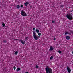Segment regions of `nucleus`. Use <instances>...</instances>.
<instances>
[{
	"instance_id": "obj_1",
	"label": "nucleus",
	"mask_w": 73,
	"mask_h": 73,
	"mask_svg": "<svg viewBox=\"0 0 73 73\" xmlns=\"http://www.w3.org/2000/svg\"><path fill=\"white\" fill-rule=\"evenodd\" d=\"M45 70L46 73H52V70L48 66H46Z\"/></svg>"
},
{
	"instance_id": "obj_29",
	"label": "nucleus",
	"mask_w": 73,
	"mask_h": 73,
	"mask_svg": "<svg viewBox=\"0 0 73 73\" xmlns=\"http://www.w3.org/2000/svg\"><path fill=\"white\" fill-rule=\"evenodd\" d=\"M15 40H17L18 41H20V40H19V39H15Z\"/></svg>"
},
{
	"instance_id": "obj_13",
	"label": "nucleus",
	"mask_w": 73,
	"mask_h": 73,
	"mask_svg": "<svg viewBox=\"0 0 73 73\" xmlns=\"http://www.w3.org/2000/svg\"><path fill=\"white\" fill-rule=\"evenodd\" d=\"M20 6H19V5H17L16 6L17 8L18 9H19V8H20Z\"/></svg>"
},
{
	"instance_id": "obj_21",
	"label": "nucleus",
	"mask_w": 73,
	"mask_h": 73,
	"mask_svg": "<svg viewBox=\"0 0 73 73\" xmlns=\"http://www.w3.org/2000/svg\"><path fill=\"white\" fill-rule=\"evenodd\" d=\"M23 40L22 39H21L19 40V42H21H21H22V41H23Z\"/></svg>"
},
{
	"instance_id": "obj_4",
	"label": "nucleus",
	"mask_w": 73,
	"mask_h": 73,
	"mask_svg": "<svg viewBox=\"0 0 73 73\" xmlns=\"http://www.w3.org/2000/svg\"><path fill=\"white\" fill-rule=\"evenodd\" d=\"M21 15L23 16H27V14L23 10L21 11Z\"/></svg>"
},
{
	"instance_id": "obj_26",
	"label": "nucleus",
	"mask_w": 73,
	"mask_h": 73,
	"mask_svg": "<svg viewBox=\"0 0 73 73\" xmlns=\"http://www.w3.org/2000/svg\"><path fill=\"white\" fill-rule=\"evenodd\" d=\"M5 43L6 42H7V40H4L3 41Z\"/></svg>"
},
{
	"instance_id": "obj_17",
	"label": "nucleus",
	"mask_w": 73,
	"mask_h": 73,
	"mask_svg": "<svg viewBox=\"0 0 73 73\" xmlns=\"http://www.w3.org/2000/svg\"><path fill=\"white\" fill-rule=\"evenodd\" d=\"M53 58V56H52L50 58V60H52Z\"/></svg>"
},
{
	"instance_id": "obj_31",
	"label": "nucleus",
	"mask_w": 73,
	"mask_h": 73,
	"mask_svg": "<svg viewBox=\"0 0 73 73\" xmlns=\"http://www.w3.org/2000/svg\"><path fill=\"white\" fill-rule=\"evenodd\" d=\"M72 53L73 54V51L72 52Z\"/></svg>"
},
{
	"instance_id": "obj_18",
	"label": "nucleus",
	"mask_w": 73,
	"mask_h": 73,
	"mask_svg": "<svg viewBox=\"0 0 73 73\" xmlns=\"http://www.w3.org/2000/svg\"><path fill=\"white\" fill-rule=\"evenodd\" d=\"M18 53V52H17V51H16L15 53V54L16 55H17V53Z\"/></svg>"
},
{
	"instance_id": "obj_24",
	"label": "nucleus",
	"mask_w": 73,
	"mask_h": 73,
	"mask_svg": "<svg viewBox=\"0 0 73 73\" xmlns=\"http://www.w3.org/2000/svg\"><path fill=\"white\" fill-rule=\"evenodd\" d=\"M28 38V37H26L25 38V40H27Z\"/></svg>"
},
{
	"instance_id": "obj_8",
	"label": "nucleus",
	"mask_w": 73,
	"mask_h": 73,
	"mask_svg": "<svg viewBox=\"0 0 73 73\" xmlns=\"http://www.w3.org/2000/svg\"><path fill=\"white\" fill-rule=\"evenodd\" d=\"M66 38L67 40H69L70 39V36H66Z\"/></svg>"
},
{
	"instance_id": "obj_5",
	"label": "nucleus",
	"mask_w": 73,
	"mask_h": 73,
	"mask_svg": "<svg viewBox=\"0 0 73 73\" xmlns=\"http://www.w3.org/2000/svg\"><path fill=\"white\" fill-rule=\"evenodd\" d=\"M66 68L67 70V71L69 73H70V72H71V69H70V68H69V66H68Z\"/></svg>"
},
{
	"instance_id": "obj_19",
	"label": "nucleus",
	"mask_w": 73,
	"mask_h": 73,
	"mask_svg": "<svg viewBox=\"0 0 73 73\" xmlns=\"http://www.w3.org/2000/svg\"><path fill=\"white\" fill-rule=\"evenodd\" d=\"M38 35L39 36H41V34L40 33H39L38 34Z\"/></svg>"
},
{
	"instance_id": "obj_2",
	"label": "nucleus",
	"mask_w": 73,
	"mask_h": 73,
	"mask_svg": "<svg viewBox=\"0 0 73 73\" xmlns=\"http://www.w3.org/2000/svg\"><path fill=\"white\" fill-rule=\"evenodd\" d=\"M33 38L35 40H38V36L36 35H37V34H36V33H35V32L33 31Z\"/></svg>"
},
{
	"instance_id": "obj_7",
	"label": "nucleus",
	"mask_w": 73,
	"mask_h": 73,
	"mask_svg": "<svg viewBox=\"0 0 73 73\" xmlns=\"http://www.w3.org/2000/svg\"><path fill=\"white\" fill-rule=\"evenodd\" d=\"M24 4L26 7H27V5L29 4V2H26V3H24Z\"/></svg>"
},
{
	"instance_id": "obj_12",
	"label": "nucleus",
	"mask_w": 73,
	"mask_h": 73,
	"mask_svg": "<svg viewBox=\"0 0 73 73\" xmlns=\"http://www.w3.org/2000/svg\"><path fill=\"white\" fill-rule=\"evenodd\" d=\"M36 32H37V33H39V32H40V30H39L37 29L36 30Z\"/></svg>"
},
{
	"instance_id": "obj_33",
	"label": "nucleus",
	"mask_w": 73,
	"mask_h": 73,
	"mask_svg": "<svg viewBox=\"0 0 73 73\" xmlns=\"http://www.w3.org/2000/svg\"><path fill=\"white\" fill-rule=\"evenodd\" d=\"M31 7H32V6H31Z\"/></svg>"
},
{
	"instance_id": "obj_16",
	"label": "nucleus",
	"mask_w": 73,
	"mask_h": 73,
	"mask_svg": "<svg viewBox=\"0 0 73 73\" xmlns=\"http://www.w3.org/2000/svg\"><path fill=\"white\" fill-rule=\"evenodd\" d=\"M58 52L60 54H61V53H62V52L60 50H59L58 51Z\"/></svg>"
},
{
	"instance_id": "obj_20",
	"label": "nucleus",
	"mask_w": 73,
	"mask_h": 73,
	"mask_svg": "<svg viewBox=\"0 0 73 73\" xmlns=\"http://www.w3.org/2000/svg\"><path fill=\"white\" fill-rule=\"evenodd\" d=\"M20 7L21 8H24V7H23V5H21Z\"/></svg>"
},
{
	"instance_id": "obj_35",
	"label": "nucleus",
	"mask_w": 73,
	"mask_h": 73,
	"mask_svg": "<svg viewBox=\"0 0 73 73\" xmlns=\"http://www.w3.org/2000/svg\"><path fill=\"white\" fill-rule=\"evenodd\" d=\"M6 27H7V26H6Z\"/></svg>"
},
{
	"instance_id": "obj_34",
	"label": "nucleus",
	"mask_w": 73,
	"mask_h": 73,
	"mask_svg": "<svg viewBox=\"0 0 73 73\" xmlns=\"http://www.w3.org/2000/svg\"><path fill=\"white\" fill-rule=\"evenodd\" d=\"M39 37H40V36H39Z\"/></svg>"
},
{
	"instance_id": "obj_10",
	"label": "nucleus",
	"mask_w": 73,
	"mask_h": 73,
	"mask_svg": "<svg viewBox=\"0 0 73 73\" xmlns=\"http://www.w3.org/2000/svg\"><path fill=\"white\" fill-rule=\"evenodd\" d=\"M21 69L20 68H18L17 69L16 71L17 72H18V71L20 70Z\"/></svg>"
},
{
	"instance_id": "obj_28",
	"label": "nucleus",
	"mask_w": 73,
	"mask_h": 73,
	"mask_svg": "<svg viewBox=\"0 0 73 73\" xmlns=\"http://www.w3.org/2000/svg\"><path fill=\"white\" fill-rule=\"evenodd\" d=\"M52 23H55V21H52Z\"/></svg>"
},
{
	"instance_id": "obj_32",
	"label": "nucleus",
	"mask_w": 73,
	"mask_h": 73,
	"mask_svg": "<svg viewBox=\"0 0 73 73\" xmlns=\"http://www.w3.org/2000/svg\"><path fill=\"white\" fill-rule=\"evenodd\" d=\"M26 73H29L27 72H26Z\"/></svg>"
},
{
	"instance_id": "obj_11",
	"label": "nucleus",
	"mask_w": 73,
	"mask_h": 73,
	"mask_svg": "<svg viewBox=\"0 0 73 73\" xmlns=\"http://www.w3.org/2000/svg\"><path fill=\"white\" fill-rule=\"evenodd\" d=\"M21 43H22V44H23V45H24V44H25V41L24 40H23Z\"/></svg>"
},
{
	"instance_id": "obj_23",
	"label": "nucleus",
	"mask_w": 73,
	"mask_h": 73,
	"mask_svg": "<svg viewBox=\"0 0 73 73\" xmlns=\"http://www.w3.org/2000/svg\"><path fill=\"white\" fill-rule=\"evenodd\" d=\"M33 31H35V30H36V29L35 28H33Z\"/></svg>"
},
{
	"instance_id": "obj_25",
	"label": "nucleus",
	"mask_w": 73,
	"mask_h": 73,
	"mask_svg": "<svg viewBox=\"0 0 73 73\" xmlns=\"http://www.w3.org/2000/svg\"><path fill=\"white\" fill-rule=\"evenodd\" d=\"M13 68L14 70H15V69H16V67H15V66H14Z\"/></svg>"
},
{
	"instance_id": "obj_22",
	"label": "nucleus",
	"mask_w": 73,
	"mask_h": 73,
	"mask_svg": "<svg viewBox=\"0 0 73 73\" xmlns=\"http://www.w3.org/2000/svg\"><path fill=\"white\" fill-rule=\"evenodd\" d=\"M36 68H37V69H38V66L37 65H36Z\"/></svg>"
},
{
	"instance_id": "obj_9",
	"label": "nucleus",
	"mask_w": 73,
	"mask_h": 73,
	"mask_svg": "<svg viewBox=\"0 0 73 73\" xmlns=\"http://www.w3.org/2000/svg\"><path fill=\"white\" fill-rule=\"evenodd\" d=\"M69 32L70 35H71V33H72V34H73V32L72 30H69Z\"/></svg>"
},
{
	"instance_id": "obj_3",
	"label": "nucleus",
	"mask_w": 73,
	"mask_h": 73,
	"mask_svg": "<svg viewBox=\"0 0 73 73\" xmlns=\"http://www.w3.org/2000/svg\"><path fill=\"white\" fill-rule=\"evenodd\" d=\"M66 17L67 19H68L69 20H72L73 19V17L72 15L70 14H67L66 15Z\"/></svg>"
},
{
	"instance_id": "obj_27",
	"label": "nucleus",
	"mask_w": 73,
	"mask_h": 73,
	"mask_svg": "<svg viewBox=\"0 0 73 73\" xmlns=\"http://www.w3.org/2000/svg\"><path fill=\"white\" fill-rule=\"evenodd\" d=\"M64 5H61L60 6V7H64Z\"/></svg>"
},
{
	"instance_id": "obj_15",
	"label": "nucleus",
	"mask_w": 73,
	"mask_h": 73,
	"mask_svg": "<svg viewBox=\"0 0 73 73\" xmlns=\"http://www.w3.org/2000/svg\"><path fill=\"white\" fill-rule=\"evenodd\" d=\"M2 24L3 27H4L5 26V24L4 23H2Z\"/></svg>"
},
{
	"instance_id": "obj_14",
	"label": "nucleus",
	"mask_w": 73,
	"mask_h": 73,
	"mask_svg": "<svg viewBox=\"0 0 73 73\" xmlns=\"http://www.w3.org/2000/svg\"><path fill=\"white\" fill-rule=\"evenodd\" d=\"M67 34H68L69 35H70V33L68 32H66L65 33V35H67Z\"/></svg>"
},
{
	"instance_id": "obj_30",
	"label": "nucleus",
	"mask_w": 73,
	"mask_h": 73,
	"mask_svg": "<svg viewBox=\"0 0 73 73\" xmlns=\"http://www.w3.org/2000/svg\"><path fill=\"white\" fill-rule=\"evenodd\" d=\"M54 40H56V39L55 38H54Z\"/></svg>"
},
{
	"instance_id": "obj_6",
	"label": "nucleus",
	"mask_w": 73,
	"mask_h": 73,
	"mask_svg": "<svg viewBox=\"0 0 73 73\" xmlns=\"http://www.w3.org/2000/svg\"><path fill=\"white\" fill-rule=\"evenodd\" d=\"M53 47L52 46H50V48L49 50V51H53Z\"/></svg>"
}]
</instances>
